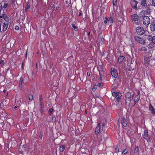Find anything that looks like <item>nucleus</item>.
<instances>
[{
    "label": "nucleus",
    "instance_id": "nucleus-1",
    "mask_svg": "<svg viewBox=\"0 0 155 155\" xmlns=\"http://www.w3.org/2000/svg\"><path fill=\"white\" fill-rule=\"evenodd\" d=\"M3 18L6 21L5 22L3 25V28L2 29V24L0 23V32L5 31L7 29L8 26V22L9 18L7 17L5 15H3Z\"/></svg>",
    "mask_w": 155,
    "mask_h": 155
},
{
    "label": "nucleus",
    "instance_id": "nucleus-2",
    "mask_svg": "<svg viewBox=\"0 0 155 155\" xmlns=\"http://www.w3.org/2000/svg\"><path fill=\"white\" fill-rule=\"evenodd\" d=\"M152 56V54L150 53L148 54H146L145 56L144 64L146 67H147L150 64V61L151 60Z\"/></svg>",
    "mask_w": 155,
    "mask_h": 155
},
{
    "label": "nucleus",
    "instance_id": "nucleus-3",
    "mask_svg": "<svg viewBox=\"0 0 155 155\" xmlns=\"http://www.w3.org/2000/svg\"><path fill=\"white\" fill-rule=\"evenodd\" d=\"M133 96L130 92H127L126 94V103L130 104Z\"/></svg>",
    "mask_w": 155,
    "mask_h": 155
},
{
    "label": "nucleus",
    "instance_id": "nucleus-4",
    "mask_svg": "<svg viewBox=\"0 0 155 155\" xmlns=\"http://www.w3.org/2000/svg\"><path fill=\"white\" fill-rule=\"evenodd\" d=\"M112 95L114 97L116 98V101H118L120 98L121 96L119 92H113L112 93Z\"/></svg>",
    "mask_w": 155,
    "mask_h": 155
},
{
    "label": "nucleus",
    "instance_id": "nucleus-5",
    "mask_svg": "<svg viewBox=\"0 0 155 155\" xmlns=\"http://www.w3.org/2000/svg\"><path fill=\"white\" fill-rule=\"evenodd\" d=\"M135 40L142 45H144L145 43V40L138 36H135L134 38Z\"/></svg>",
    "mask_w": 155,
    "mask_h": 155
},
{
    "label": "nucleus",
    "instance_id": "nucleus-6",
    "mask_svg": "<svg viewBox=\"0 0 155 155\" xmlns=\"http://www.w3.org/2000/svg\"><path fill=\"white\" fill-rule=\"evenodd\" d=\"M142 137L143 138L146 140L147 139V141H150V136L148 134V130H145L144 131L143 134L142 135Z\"/></svg>",
    "mask_w": 155,
    "mask_h": 155
},
{
    "label": "nucleus",
    "instance_id": "nucleus-7",
    "mask_svg": "<svg viewBox=\"0 0 155 155\" xmlns=\"http://www.w3.org/2000/svg\"><path fill=\"white\" fill-rule=\"evenodd\" d=\"M143 24L145 25H149L150 23V19L147 16H144L143 18Z\"/></svg>",
    "mask_w": 155,
    "mask_h": 155
},
{
    "label": "nucleus",
    "instance_id": "nucleus-8",
    "mask_svg": "<svg viewBox=\"0 0 155 155\" xmlns=\"http://www.w3.org/2000/svg\"><path fill=\"white\" fill-rule=\"evenodd\" d=\"M136 30L137 34L140 35H143L144 33V29L141 27H137Z\"/></svg>",
    "mask_w": 155,
    "mask_h": 155
},
{
    "label": "nucleus",
    "instance_id": "nucleus-9",
    "mask_svg": "<svg viewBox=\"0 0 155 155\" xmlns=\"http://www.w3.org/2000/svg\"><path fill=\"white\" fill-rule=\"evenodd\" d=\"M111 74L113 77L117 78L118 76V73L117 70L114 68H111Z\"/></svg>",
    "mask_w": 155,
    "mask_h": 155
},
{
    "label": "nucleus",
    "instance_id": "nucleus-10",
    "mask_svg": "<svg viewBox=\"0 0 155 155\" xmlns=\"http://www.w3.org/2000/svg\"><path fill=\"white\" fill-rule=\"evenodd\" d=\"M138 2L137 1L134 0H131L130 2V4L132 7L135 9H137V5Z\"/></svg>",
    "mask_w": 155,
    "mask_h": 155
},
{
    "label": "nucleus",
    "instance_id": "nucleus-11",
    "mask_svg": "<svg viewBox=\"0 0 155 155\" xmlns=\"http://www.w3.org/2000/svg\"><path fill=\"white\" fill-rule=\"evenodd\" d=\"M100 124L98 123L97 124V126L96 127L95 130V134H97L100 132Z\"/></svg>",
    "mask_w": 155,
    "mask_h": 155
},
{
    "label": "nucleus",
    "instance_id": "nucleus-12",
    "mask_svg": "<svg viewBox=\"0 0 155 155\" xmlns=\"http://www.w3.org/2000/svg\"><path fill=\"white\" fill-rule=\"evenodd\" d=\"M150 27V30L152 31H155V22H152Z\"/></svg>",
    "mask_w": 155,
    "mask_h": 155
},
{
    "label": "nucleus",
    "instance_id": "nucleus-13",
    "mask_svg": "<svg viewBox=\"0 0 155 155\" xmlns=\"http://www.w3.org/2000/svg\"><path fill=\"white\" fill-rule=\"evenodd\" d=\"M138 16L137 14H134L131 16V19L133 21L136 20L138 19Z\"/></svg>",
    "mask_w": 155,
    "mask_h": 155
},
{
    "label": "nucleus",
    "instance_id": "nucleus-14",
    "mask_svg": "<svg viewBox=\"0 0 155 155\" xmlns=\"http://www.w3.org/2000/svg\"><path fill=\"white\" fill-rule=\"evenodd\" d=\"M154 109L153 108L152 105L150 104L149 105V110H150L151 113L154 115H155V111Z\"/></svg>",
    "mask_w": 155,
    "mask_h": 155
},
{
    "label": "nucleus",
    "instance_id": "nucleus-15",
    "mask_svg": "<svg viewBox=\"0 0 155 155\" xmlns=\"http://www.w3.org/2000/svg\"><path fill=\"white\" fill-rule=\"evenodd\" d=\"M121 123L122 125L124 127H126L127 125L126 122V120L124 118H122L121 120Z\"/></svg>",
    "mask_w": 155,
    "mask_h": 155
},
{
    "label": "nucleus",
    "instance_id": "nucleus-16",
    "mask_svg": "<svg viewBox=\"0 0 155 155\" xmlns=\"http://www.w3.org/2000/svg\"><path fill=\"white\" fill-rule=\"evenodd\" d=\"M124 58V57L122 56H120V57H119L118 59V61L119 63H120L122 62Z\"/></svg>",
    "mask_w": 155,
    "mask_h": 155
},
{
    "label": "nucleus",
    "instance_id": "nucleus-17",
    "mask_svg": "<svg viewBox=\"0 0 155 155\" xmlns=\"http://www.w3.org/2000/svg\"><path fill=\"white\" fill-rule=\"evenodd\" d=\"M139 16L140 17H143L145 15V12L144 11H142L140 12Z\"/></svg>",
    "mask_w": 155,
    "mask_h": 155
},
{
    "label": "nucleus",
    "instance_id": "nucleus-18",
    "mask_svg": "<svg viewBox=\"0 0 155 155\" xmlns=\"http://www.w3.org/2000/svg\"><path fill=\"white\" fill-rule=\"evenodd\" d=\"M108 22L111 24L113 22V17H110L109 19L108 18Z\"/></svg>",
    "mask_w": 155,
    "mask_h": 155
},
{
    "label": "nucleus",
    "instance_id": "nucleus-19",
    "mask_svg": "<svg viewBox=\"0 0 155 155\" xmlns=\"http://www.w3.org/2000/svg\"><path fill=\"white\" fill-rule=\"evenodd\" d=\"M65 149V147L64 146H61L59 149L60 151L62 152L64 151V150Z\"/></svg>",
    "mask_w": 155,
    "mask_h": 155
},
{
    "label": "nucleus",
    "instance_id": "nucleus-20",
    "mask_svg": "<svg viewBox=\"0 0 155 155\" xmlns=\"http://www.w3.org/2000/svg\"><path fill=\"white\" fill-rule=\"evenodd\" d=\"M136 25H139L140 24V22L139 21V19H138H138L136 20V21H134Z\"/></svg>",
    "mask_w": 155,
    "mask_h": 155
},
{
    "label": "nucleus",
    "instance_id": "nucleus-21",
    "mask_svg": "<svg viewBox=\"0 0 155 155\" xmlns=\"http://www.w3.org/2000/svg\"><path fill=\"white\" fill-rule=\"evenodd\" d=\"M128 150H129L128 149H125L123 150L122 154H124L127 153L128 151Z\"/></svg>",
    "mask_w": 155,
    "mask_h": 155
},
{
    "label": "nucleus",
    "instance_id": "nucleus-22",
    "mask_svg": "<svg viewBox=\"0 0 155 155\" xmlns=\"http://www.w3.org/2000/svg\"><path fill=\"white\" fill-rule=\"evenodd\" d=\"M16 105H19L21 103V101L20 100V99L18 100V101L17 99L16 100Z\"/></svg>",
    "mask_w": 155,
    "mask_h": 155
},
{
    "label": "nucleus",
    "instance_id": "nucleus-23",
    "mask_svg": "<svg viewBox=\"0 0 155 155\" xmlns=\"http://www.w3.org/2000/svg\"><path fill=\"white\" fill-rule=\"evenodd\" d=\"M146 2V0H141V3L142 5L145 6Z\"/></svg>",
    "mask_w": 155,
    "mask_h": 155
},
{
    "label": "nucleus",
    "instance_id": "nucleus-24",
    "mask_svg": "<svg viewBox=\"0 0 155 155\" xmlns=\"http://www.w3.org/2000/svg\"><path fill=\"white\" fill-rule=\"evenodd\" d=\"M23 82V78H20V81H19V84H20V87H21L22 86V83Z\"/></svg>",
    "mask_w": 155,
    "mask_h": 155
},
{
    "label": "nucleus",
    "instance_id": "nucleus-25",
    "mask_svg": "<svg viewBox=\"0 0 155 155\" xmlns=\"http://www.w3.org/2000/svg\"><path fill=\"white\" fill-rule=\"evenodd\" d=\"M72 26L74 29V30L75 31H77L78 30V28L74 24H72Z\"/></svg>",
    "mask_w": 155,
    "mask_h": 155
},
{
    "label": "nucleus",
    "instance_id": "nucleus-26",
    "mask_svg": "<svg viewBox=\"0 0 155 155\" xmlns=\"http://www.w3.org/2000/svg\"><path fill=\"white\" fill-rule=\"evenodd\" d=\"M41 112H43L44 110V105L43 104H41Z\"/></svg>",
    "mask_w": 155,
    "mask_h": 155
},
{
    "label": "nucleus",
    "instance_id": "nucleus-27",
    "mask_svg": "<svg viewBox=\"0 0 155 155\" xmlns=\"http://www.w3.org/2000/svg\"><path fill=\"white\" fill-rule=\"evenodd\" d=\"M53 110H54L53 108L49 109L48 112L50 115H51L52 114Z\"/></svg>",
    "mask_w": 155,
    "mask_h": 155
},
{
    "label": "nucleus",
    "instance_id": "nucleus-28",
    "mask_svg": "<svg viewBox=\"0 0 155 155\" xmlns=\"http://www.w3.org/2000/svg\"><path fill=\"white\" fill-rule=\"evenodd\" d=\"M152 38H153V37L151 35H149L147 38L150 41H152L153 39H152Z\"/></svg>",
    "mask_w": 155,
    "mask_h": 155
},
{
    "label": "nucleus",
    "instance_id": "nucleus-29",
    "mask_svg": "<svg viewBox=\"0 0 155 155\" xmlns=\"http://www.w3.org/2000/svg\"><path fill=\"white\" fill-rule=\"evenodd\" d=\"M138 150H139V148L138 147H136L135 148V149L134 150V153H137V152Z\"/></svg>",
    "mask_w": 155,
    "mask_h": 155
},
{
    "label": "nucleus",
    "instance_id": "nucleus-30",
    "mask_svg": "<svg viewBox=\"0 0 155 155\" xmlns=\"http://www.w3.org/2000/svg\"><path fill=\"white\" fill-rule=\"evenodd\" d=\"M30 8V6L28 5L25 7V10L27 11Z\"/></svg>",
    "mask_w": 155,
    "mask_h": 155
},
{
    "label": "nucleus",
    "instance_id": "nucleus-31",
    "mask_svg": "<svg viewBox=\"0 0 155 155\" xmlns=\"http://www.w3.org/2000/svg\"><path fill=\"white\" fill-rule=\"evenodd\" d=\"M29 99L31 101L33 99V97L32 95H30L29 96Z\"/></svg>",
    "mask_w": 155,
    "mask_h": 155
},
{
    "label": "nucleus",
    "instance_id": "nucleus-32",
    "mask_svg": "<svg viewBox=\"0 0 155 155\" xmlns=\"http://www.w3.org/2000/svg\"><path fill=\"white\" fill-rule=\"evenodd\" d=\"M150 9L149 8H147L146 10V12L148 14H150Z\"/></svg>",
    "mask_w": 155,
    "mask_h": 155
},
{
    "label": "nucleus",
    "instance_id": "nucleus-33",
    "mask_svg": "<svg viewBox=\"0 0 155 155\" xmlns=\"http://www.w3.org/2000/svg\"><path fill=\"white\" fill-rule=\"evenodd\" d=\"M56 121V117H52V121L54 122Z\"/></svg>",
    "mask_w": 155,
    "mask_h": 155
},
{
    "label": "nucleus",
    "instance_id": "nucleus-34",
    "mask_svg": "<svg viewBox=\"0 0 155 155\" xmlns=\"http://www.w3.org/2000/svg\"><path fill=\"white\" fill-rule=\"evenodd\" d=\"M117 0H113V4L114 6L115 5V4L117 2Z\"/></svg>",
    "mask_w": 155,
    "mask_h": 155
},
{
    "label": "nucleus",
    "instance_id": "nucleus-35",
    "mask_svg": "<svg viewBox=\"0 0 155 155\" xmlns=\"http://www.w3.org/2000/svg\"><path fill=\"white\" fill-rule=\"evenodd\" d=\"M0 64L2 66H3L4 65L5 62L3 60H1L0 61Z\"/></svg>",
    "mask_w": 155,
    "mask_h": 155
},
{
    "label": "nucleus",
    "instance_id": "nucleus-36",
    "mask_svg": "<svg viewBox=\"0 0 155 155\" xmlns=\"http://www.w3.org/2000/svg\"><path fill=\"white\" fill-rule=\"evenodd\" d=\"M152 39H153L152 42L154 44H155V36L153 37V38H152Z\"/></svg>",
    "mask_w": 155,
    "mask_h": 155
},
{
    "label": "nucleus",
    "instance_id": "nucleus-37",
    "mask_svg": "<svg viewBox=\"0 0 155 155\" xmlns=\"http://www.w3.org/2000/svg\"><path fill=\"white\" fill-rule=\"evenodd\" d=\"M105 18L106 19V20L104 21V23L105 24H106L107 23V21H108V18H107L106 17H105Z\"/></svg>",
    "mask_w": 155,
    "mask_h": 155
},
{
    "label": "nucleus",
    "instance_id": "nucleus-38",
    "mask_svg": "<svg viewBox=\"0 0 155 155\" xmlns=\"http://www.w3.org/2000/svg\"><path fill=\"white\" fill-rule=\"evenodd\" d=\"M152 2V5L155 6V0H153Z\"/></svg>",
    "mask_w": 155,
    "mask_h": 155
},
{
    "label": "nucleus",
    "instance_id": "nucleus-39",
    "mask_svg": "<svg viewBox=\"0 0 155 155\" xmlns=\"http://www.w3.org/2000/svg\"><path fill=\"white\" fill-rule=\"evenodd\" d=\"M2 9V5L1 3H0V14L1 13V11Z\"/></svg>",
    "mask_w": 155,
    "mask_h": 155
},
{
    "label": "nucleus",
    "instance_id": "nucleus-40",
    "mask_svg": "<svg viewBox=\"0 0 155 155\" xmlns=\"http://www.w3.org/2000/svg\"><path fill=\"white\" fill-rule=\"evenodd\" d=\"M15 29L16 30H19V27L18 26H16L15 27Z\"/></svg>",
    "mask_w": 155,
    "mask_h": 155
},
{
    "label": "nucleus",
    "instance_id": "nucleus-41",
    "mask_svg": "<svg viewBox=\"0 0 155 155\" xmlns=\"http://www.w3.org/2000/svg\"><path fill=\"white\" fill-rule=\"evenodd\" d=\"M142 49L143 51H146L147 50V49L145 47L142 48Z\"/></svg>",
    "mask_w": 155,
    "mask_h": 155
},
{
    "label": "nucleus",
    "instance_id": "nucleus-42",
    "mask_svg": "<svg viewBox=\"0 0 155 155\" xmlns=\"http://www.w3.org/2000/svg\"><path fill=\"white\" fill-rule=\"evenodd\" d=\"M113 13H110V17H113Z\"/></svg>",
    "mask_w": 155,
    "mask_h": 155
},
{
    "label": "nucleus",
    "instance_id": "nucleus-43",
    "mask_svg": "<svg viewBox=\"0 0 155 155\" xmlns=\"http://www.w3.org/2000/svg\"><path fill=\"white\" fill-rule=\"evenodd\" d=\"M117 153L119 152V150L118 148H116L115 149Z\"/></svg>",
    "mask_w": 155,
    "mask_h": 155
},
{
    "label": "nucleus",
    "instance_id": "nucleus-44",
    "mask_svg": "<svg viewBox=\"0 0 155 155\" xmlns=\"http://www.w3.org/2000/svg\"><path fill=\"white\" fill-rule=\"evenodd\" d=\"M42 137V134H40L39 135V137L40 138H41Z\"/></svg>",
    "mask_w": 155,
    "mask_h": 155
},
{
    "label": "nucleus",
    "instance_id": "nucleus-45",
    "mask_svg": "<svg viewBox=\"0 0 155 155\" xmlns=\"http://www.w3.org/2000/svg\"><path fill=\"white\" fill-rule=\"evenodd\" d=\"M7 4H5V5L3 6V8H6L7 7Z\"/></svg>",
    "mask_w": 155,
    "mask_h": 155
},
{
    "label": "nucleus",
    "instance_id": "nucleus-46",
    "mask_svg": "<svg viewBox=\"0 0 155 155\" xmlns=\"http://www.w3.org/2000/svg\"><path fill=\"white\" fill-rule=\"evenodd\" d=\"M95 88H94V87L92 88V90H93V91H95Z\"/></svg>",
    "mask_w": 155,
    "mask_h": 155
},
{
    "label": "nucleus",
    "instance_id": "nucleus-47",
    "mask_svg": "<svg viewBox=\"0 0 155 155\" xmlns=\"http://www.w3.org/2000/svg\"><path fill=\"white\" fill-rule=\"evenodd\" d=\"M82 14V13L81 12H80L79 13V16H80Z\"/></svg>",
    "mask_w": 155,
    "mask_h": 155
},
{
    "label": "nucleus",
    "instance_id": "nucleus-48",
    "mask_svg": "<svg viewBox=\"0 0 155 155\" xmlns=\"http://www.w3.org/2000/svg\"><path fill=\"white\" fill-rule=\"evenodd\" d=\"M18 105H17V106H15V107H14V108H17L18 106H17Z\"/></svg>",
    "mask_w": 155,
    "mask_h": 155
},
{
    "label": "nucleus",
    "instance_id": "nucleus-49",
    "mask_svg": "<svg viewBox=\"0 0 155 155\" xmlns=\"http://www.w3.org/2000/svg\"><path fill=\"white\" fill-rule=\"evenodd\" d=\"M2 17H3V16L1 15V14H0V18H2Z\"/></svg>",
    "mask_w": 155,
    "mask_h": 155
},
{
    "label": "nucleus",
    "instance_id": "nucleus-50",
    "mask_svg": "<svg viewBox=\"0 0 155 155\" xmlns=\"http://www.w3.org/2000/svg\"><path fill=\"white\" fill-rule=\"evenodd\" d=\"M99 73L100 74V78H101V74H100V71H99Z\"/></svg>",
    "mask_w": 155,
    "mask_h": 155
},
{
    "label": "nucleus",
    "instance_id": "nucleus-51",
    "mask_svg": "<svg viewBox=\"0 0 155 155\" xmlns=\"http://www.w3.org/2000/svg\"><path fill=\"white\" fill-rule=\"evenodd\" d=\"M138 100H136V101L135 100V102L136 101V102H137L138 101Z\"/></svg>",
    "mask_w": 155,
    "mask_h": 155
},
{
    "label": "nucleus",
    "instance_id": "nucleus-52",
    "mask_svg": "<svg viewBox=\"0 0 155 155\" xmlns=\"http://www.w3.org/2000/svg\"><path fill=\"white\" fill-rule=\"evenodd\" d=\"M3 122H1V124H3Z\"/></svg>",
    "mask_w": 155,
    "mask_h": 155
},
{
    "label": "nucleus",
    "instance_id": "nucleus-53",
    "mask_svg": "<svg viewBox=\"0 0 155 155\" xmlns=\"http://www.w3.org/2000/svg\"><path fill=\"white\" fill-rule=\"evenodd\" d=\"M27 149H28L27 148H26L25 149V150H27Z\"/></svg>",
    "mask_w": 155,
    "mask_h": 155
},
{
    "label": "nucleus",
    "instance_id": "nucleus-54",
    "mask_svg": "<svg viewBox=\"0 0 155 155\" xmlns=\"http://www.w3.org/2000/svg\"><path fill=\"white\" fill-rule=\"evenodd\" d=\"M88 73H89L88 72H87V74L88 75H89Z\"/></svg>",
    "mask_w": 155,
    "mask_h": 155
},
{
    "label": "nucleus",
    "instance_id": "nucleus-55",
    "mask_svg": "<svg viewBox=\"0 0 155 155\" xmlns=\"http://www.w3.org/2000/svg\"><path fill=\"white\" fill-rule=\"evenodd\" d=\"M90 35V32H89L88 34V35Z\"/></svg>",
    "mask_w": 155,
    "mask_h": 155
},
{
    "label": "nucleus",
    "instance_id": "nucleus-56",
    "mask_svg": "<svg viewBox=\"0 0 155 155\" xmlns=\"http://www.w3.org/2000/svg\"><path fill=\"white\" fill-rule=\"evenodd\" d=\"M26 147V145H25V146H24V147Z\"/></svg>",
    "mask_w": 155,
    "mask_h": 155
}]
</instances>
